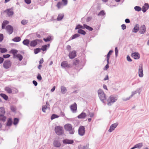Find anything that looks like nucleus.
I'll return each instance as SVG.
<instances>
[{
  "label": "nucleus",
  "mask_w": 149,
  "mask_h": 149,
  "mask_svg": "<svg viewBox=\"0 0 149 149\" xmlns=\"http://www.w3.org/2000/svg\"><path fill=\"white\" fill-rule=\"evenodd\" d=\"M7 49L5 48L0 47V52L1 53H4L7 52Z\"/></svg>",
  "instance_id": "35"
},
{
  "label": "nucleus",
  "mask_w": 149,
  "mask_h": 149,
  "mask_svg": "<svg viewBox=\"0 0 149 149\" xmlns=\"http://www.w3.org/2000/svg\"><path fill=\"white\" fill-rule=\"evenodd\" d=\"M51 40L52 39L50 36H49L46 38H44L43 39V40L45 42H48L49 41Z\"/></svg>",
  "instance_id": "46"
},
{
  "label": "nucleus",
  "mask_w": 149,
  "mask_h": 149,
  "mask_svg": "<svg viewBox=\"0 0 149 149\" xmlns=\"http://www.w3.org/2000/svg\"><path fill=\"white\" fill-rule=\"evenodd\" d=\"M9 23V22L7 20H4L1 24V29H5L6 27V26L8 25V24Z\"/></svg>",
  "instance_id": "14"
},
{
  "label": "nucleus",
  "mask_w": 149,
  "mask_h": 149,
  "mask_svg": "<svg viewBox=\"0 0 149 149\" xmlns=\"http://www.w3.org/2000/svg\"><path fill=\"white\" fill-rule=\"evenodd\" d=\"M0 112L2 113L1 114H4L5 113V111L3 107H0Z\"/></svg>",
  "instance_id": "44"
},
{
  "label": "nucleus",
  "mask_w": 149,
  "mask_h": 149,
  "mask_svg": "<svg viewBox=\"0 0 149 149\" xmlns=\"http://www.w3.org/2000/svg\"><path fill=\"white\" fill-rule=\"evenodd\" d=\"M13 123V120L11 118H8L6 123V125L7 126H10Z\"/></svg>",
  "instance_id": "24"
},
{
  "label": "nucleus",
  "mask_w": 149,
  "mask_h": 149,
  "mask_svg": "<svg viewBox=\"0 0 149 149\" xmlns=\"http://www.w3.org/2000/svg\"><path fill=\"white\" fill-rule=\"evenodd\" d=\"M139 29H140V27H139V24H136L135 25V26L132 30V31L133 32H134L135 33H136L138 31H139Z\"/></svg>",
  "instance_id": "19"
},
{
  "label": "nucleus",
  "mask_w": 149,
  "mask_h": 149,
  "mask_svg": "<svg viewBox=\"0 0 149 149\" xmlns=\"http://www.w3.org/2000/svg\"><path fill=\"white\" fill-rule=\"evenodd\" d=\"M4 114H0V120L4 122L6 121V117L4 115Z\"/></svg>",
  "instance_id": "32"
},
{
  "label": "nucleus",
  "mask_w": 149,
  "mask_h": 149,
  "mask_svg": "<svg viewBox=\"0 0 149 149\" xmlns=\"http://www.w3.org/2000/svg\"><path fill=\"white\" fill-rule=\"evenodd\" d=\"M28 22V21L25 19L22 20L21 22V23L23 25H25Z\"/></svg>",
  "instance_id": "50"
},
{
  "label": "nucleus",
  "mask_w": 149,
  "mask_h": 149,
  "mask_svg": "<svg viewBox=\"0 0 149 149\" xmlns=\"http://www.w3.org/2000/svg\"><path fill=\"white\" fill-rule=\"evenodd\" d=\"M105 14L104 11V10H102L100 11L99 13L98 14V16H103Z\"/></svg>",
  "instance_id": "47"
},
{
  "label": "nucleus",
  "mask_w": 149,
  "mask_h": 149,
  "mask_svg": "<svg viewBox=\"0 0 149 149\" xmlns=\"http://www.w3.org/2000/svg\"><path fill=\"white\" fill-rule=\"evenodd\" d=\"M19 121V119L18 118H15L14 119L13 124L14 125H15L18 123Z\"/></svg>",
  "instance_id": "40"
},
{
  "label": "nucleus",
  "mask_w": 149,
  "mask_h": 149,
  "mask_svg": "<svg viewBox=\"0 0 149 149\" xmlns=\"http://www.w3.org/2000/svg\"><path fill=\"white\" fill-rule=\"evenodd\" d=\"M117 100L118 97L116 96L111 95L109 97L107 100V104L109 106H111Z\"/></svg>",
  "instance_id": "1"
},
{
  "label": "nucleus",
  "mask_w": 149,
  "mask_h": 149,
  "mask_svg": "<svg viewBox=\"0 0 149 149\" xmlns=\"http://www.w3.org/2000/svg\"><path fill=\"white\" fill-rule=\"evenodd\" d=\"M54 130L56 133L58 135H61L64 133L63 127L60 126H56Z\"/></svg>",
  "instance_id": "4"
},
{
  "label": "nucleus",
  "mask_w": 149,
  "mask_h": 149,
  "mask_svg": "<svg viewBox=\"0 0 149 149\" xmlns=\"http://www.w3.org/2000/svg\"><path fill=\"white\" fill-rule=\"evenodd\" d=\"M11 52L12 54H13V56H16V55H15V54L17 53V51L16 49H12L11 50Z\"/></svg>",
  "instance_id": "48"
},
{
  "label": "nucleus",
  "mask_w": 149,
  "mask_h": 149,
  "mask_svg": "<svg viewBox=\"0 0 149 149\" xmlns=\"http://www.w3.org/2000/svg\"><path fill=\"white\" fill-rule=\"evenodd\" d=\"M21 40V38L20 37L17 36L15 37L12 39V40L15 42H18L20 41Z\"/></svg>",
  "instance_id": "29"
},
{
  "label": "nucleus",
  "mask_w": 149,
  "mask_h": 149,
  "mask_svg": "<svg viewBox=\"0 0 149 149\" xmlns=\"http://www.w3.org/2000/svg\"><path fill=\"white\" fill-rule=\"evenodd\" d=\"M12 10L11 8H8L4 11V12L6 13L8 17H10L13 15L14 13L13 11L11 10Z\"/></svg>",
  "instance_id": "10"
},
{
  "label": "nucleus",
  "mask_w": 149,
  "mask_h": 149,
  "mask_svg": "<svg viewBox=\"0 0 149 149\" xmlns=\"http://www.w3.org/2000/svg\"><path fill=\"white\" fill-rule=\"evenodd\" d=\"M113 52V51L112 50H110L108 54H107V55L109 56H110V55L112 54V52Z\"/></svg>",
  "instance_id": "60"
},
{
  "label": "nucleus",
  "mask_w": 149,
  "mask_h": 149,
  "mask_svg": "<svg viewBox=\"0 0 149 149\" xmlns=\"http://www.w3.org/2000/svg\"><path fill=\"white\" fill-rule=\"evenodd\" d=\"M22 43L24 45L27 46L29 47V45H30V40L29 39H24Z\"/></svg>",
  "instance_id": "23"
},
{
  "label": "nucleus",
  "mask_w": 149,
  "mask_h": 149,
  "mask_svg": "<svg viewBox=\"0 0 149 149\" xmlns=\"http://www.w3.org/2000/svg\"><path fill=\"white\" fill-rule=\"evenodd\" d=\"M4 38L3 35V34L0 33V42H1Z\"/></svg>",
  "instance_id": "53"
},
{
  "label": "nucleus",
  "mask_w": 149,
  "mask_h": 149,
  "mask_svg": "<svg viewBox=\"0 0 149 149\" xmlns=\"http://www.w3.org/2000/svg\"><path fill=\"white\" fill-rule=\"evenodd\" d=\"M118 125V123H116L112 124L110 126V128L108 131L109 132H111L114 130L117 127Z\"/></svg>",
  "instance_id": "15"
},
{
  "label": "nucleus",
  "mask_w": 149,
  "mask_h": 149,
  "mask_svg": "<svg viewBox=\"0 0 149 149\" xmlns=\"http://www.w3.org/2000/svg\"><path fill=\"white\" fill-rule=\"evenodd\" d=\"M54 146L56 147L59 148L61 146V144L58 141L54 140L53 142Z\"/></svg>",
  "instance_id": "22"
},
{
  "label": "nucleus",
  "mask_w": 149,
  "mask_h": 149,
  "mask_svg": "<svg viewBox=\"0 0 149 149\" xmlns=\"http://www.w3.org/2000/svg\"><path fill=\"white\" fill-rule=\"evenodd\" d=\"M84 29H86L90 31H92L93 30V28L85 24H84Z\"/></svg>",
  "instance_id": "25"
},
{
  "label": "nucleus",
  "mask_w": 149,
  "mask_h": 149,
  "mask_svg": "<svg viewBox=\"0 0 149 149\" xmlns=\"http://www.w3.org/2000/svg\"><path fill=\"white\" fill-rule=\"evenodd\" d=\"M115 56H116V57H117L118 55V48L117 47H116L115 48Z\"/></svg>",
  "instance_id": "55"
},
{
  "label": "nucleus",
  "mask_w": 149,
  "mask_h": 149,
  "mask_svg": "<svg viewBox=\"0 0 149 149\" xmlns=\"http://www.w3.org/2000/svg\"><path fill=\"white\" fill-rule=\"evenodd\" d=\"M134 9L136 11L138 12L140 11L141 10V8L140 7L137 6H135L134 7Z\"/></svg>",
  "instance_id": "42"
},
{
  "label": "nucleus",
  "mask_w": 149,
  "mask_h": 149,
  "mask_svg": "<svg viewBox=\"0 0 149 149\" xmlns=\"http://www.w3.org/2000/svg\"><path fill=\"white\" fill-rule=\"evenodd\" d=\"M143 146V144L142 143H139L134 145L135 148H137L138 149H140Z\"/></svg>",
  "instance_id": "27"
},
{
  "label": "nucleus",
  "mask_w": 149,
  "mask_h": 149,
  "mask_svg": "<svg viewBox=\"0 0 149 149\" xmlns=\"http://www.w3.org/2000/svg\"><path fill=\"white\" fill-rule=\"evenodd\" d=\"M131 56L135 59H138L140 57V55L138 52H135L131 54Z\"/></svg>",
  "instance_id": "12"
},
{
  "label": "nucleus",
  "mask_w": 149,
  "mask_h": 149,
  "mask_svg": "<svg viewBox=\"0 0 149 149\" xmlns=\"http://www.w3.org/2000/svg\"><path fill=\"white\" fill-rule=\"evenodd\" d=\"M62 2L63 3V5L64 6L66 5L68 3L67 0H62Z\"/></svg>",
  "instance_id": "57"
},
{
  "label": "nucleus",
  "mask_w": 149,
  "mask_h": 149,
  "mask_svg": "<svg viewBox=\"0 0 149 149\" xmlns=\"http://www.w3.org/2000/svg\"><path fill=\"white\" fill-rule=\"evenodd\" d=\"M92 18L91 17H88L86 20V21L87 22H89L90 21L91 19H92Z\"/></svg>",
  "instance_id": "61"
},
{
  "label": "nucleus",
  "mask_w": 149,
  "mask_h": 149,
  "mask_svg": "<svg viewBox=\"0 0 149 149\" xmlns=\"http://www.w3.org/2000/svg\"><path fill=\"white\" fill-rule=\"evenodd\" d=\"M63 14H59L57 18V20L58 21H61L63 18Z\"/></svg>",
  "instance_id": "36"
},
{
  "label": "nucleus",
  "mask_w": 149,
  "mask_h": 149,
  "mask_svg": "<svg viewBox=\"0 0 149 149\" xmlns=\"http://www.w3.org/2000/svg\"><path fill=\"white\" fill-rule=\"evenodd\" d=\"M86 116V113L82 112L80 114L77 116V117L79 119H84Z\"/></svg>",
  "instance_id": "20"
},
{
  "label": "nucleus",
  "mask_w": 149,
  "mask_h": 149,
  "mask_svg": "<svg viewBox=\"0 0 149 149\" xmlns=\"http://www.w3.org/2000/svg\"><path fill=\"white\" fill-rule=\"evenodd\" d=\"M37 78L38 80L40 81L42 79V77L40 73H38L37 76Z\"/></svg>",
  "instance_id": "51"
},
{
  "label": "nucleus",
  "mask_w": 149,
  "mask_h": 149,
  "mask_svg": "<svg viewBox=\"0 0 149 149\" xmlns=\"http://www.w3.org/2000/svg\"><path fill=\"white\" fill-rule=\"evenodd\" d=\"M66 48L69 51H70L71 49V47L70 45H68L67 46Z\"/></svg>",
  "instance_id": "64"
},
{
  "label": "nucleus",
  "mask_w": 149,
  "mask_h": 149,
  "mask_svg": "<svg viewBox=\"0 0 149 149\" xmlns=\"http://www.w3.org/2000/svg\"><path fill=\"white\" fill-rule=\"evenodd\" d=\"M47 109V106L46 105H43L42 107V110L43 112L45 113V110Z\"/></svg>",
  "instance_id": "49"
},
{
  "label": "nucleus",
  "mask_w": 149,
  "mask_h": 149,
  "mask_svg": "<svg viewBox=\"0 0 149 149\" xmlns=\"http://www.w3.org/2000/svg\"><path fill=\"white\" fill-rule=\"evenodd\" d=\"M149 8V5L147 3H145L144 6H142V10L143 13H145Z\"/></svg>",
  "instance_id": "16"
},
{
  "label": "nucleus",
  "mask_w": 149,
  "mask_h": 149,
  "mask_svg": "<svg viewBox=\"0 0 149 149\" xmlns=\"http://www.w3.org/2000/svg\"><path fill=\"white\" fill-rule=\"evenodd\" d=\"M80 36V35L78 33H76L73 35L70 38L69 40H72L74 39L77 37H79Z\"/></svg>",
  "instance_id": "28"
},
{
  "label": "nucleus",
  "mask_w": 149,
  "mask_h": 149,
  "mask_svg": "<svg viewBox=\"0 0 149 149\" xmlns=\"http://www.w3.org/2000/svg\"><path fill=\"white\" fill-rule=\"evenodd\" d=\"M79 63V60L77 58H76L73 60V65H78Z\"/></svg>",
  "instance_id": "31"
},
{
  "label": "nucleus",
  "mask_w": 149,
  "mask_h": 149,
  "mask_svg": "<svg viewBox=\"0 0 149 149\" xmlns=\"http://www.w3.org/2000/svg\"><path fill=\"white\" fill-rule=\"evenodd\" d=\"M146 26L144 24L141 25L139 30V33L140 34H143L146 31Z\"/></svg>",
  "instance_id": "9"
},
{
  "label": "nucleus",
  "mask_w": 149,
  "mask_h": 149,
  "mask_svg": "<svg viewBox=\"0 0 149 149\" xmlns=\"http://www.w3.org/2000/svg\"><path fill=\"white\" fill-rule=\"evenodd\" d=\"M62 5V3L61 2H59L57 3L56 6L57 7L58 9H59L61 8V6Z\"/></svg>",
  "instance_id": "54"
},
{
  "label": "nucleus",
  "mask_w": 149,
  "mask_h": 149,
  "mask_svg": "<svg viewBox=\"0 0 149 149\" xmlns=\"http://www.w3.org/2000/svg\"><path fill=\"white\" fill-rule=\"evenodd\" d=\"M16 57L18 58V59L20 61H21L23 59V56L20 54H18L16 56Z\"/></svg>",
  "instance_id": "39"
},
{
  "label": "nucleus",
  "mask_w": 149,
  "mask_h": 149,
  "mask_svg": "<svg viewBox=\"0 0 149 149\" xmlns=\"http://www.w3.org/2000/svg\"><path fill=\"white\" fill-rule=\"evenodd\" d=\"M5 90L8 93H12L11 89L9 87H6L5 88Z\"/></svg>",
  "instance_id": "38"
},
{
  "label": "nucleus",
  "mask_w": 149,
  "mask_h": 149,
  "mask_svg": "<svg viewBox=\"0 0 149 149\" xmlns=\"http://www.w3.org/2000/svg\"><path fill=\"white\" fill-rule=\"evenodd\" d=\"M10 56V55L9 54H4L3 55L2 58H3V59L4 58H9Z\"/></svg>",
  "instance_id": "52"
},
{
  "label": "nucleus",
  "mask_w": 149,
  "mask_h": 149,
  "mask_svg": "<svg viewBox=\"0 0 149 149\" xmlns=\"http://www.w3.org/2000/svg\"><path fill=\"white\" fill-rule=\"evenodd\" d=\"M68 56L70 59H72L76 56V52L74 51H72L70 52Z\"/></svg>",
  "instance_id": "11"
},
{
  "label": "nucleus",
  "mask_w": 149,
  "mask_h": 149,
  "mask_svg": "<svg viewBox=\"0 0 149 149\" xmlns=\"http://www.w3.org/2000/svg\"><path fill=\"white\" fill-rule=\"evenodd\" d=\"M10 109L12 112L15 113L17 109L15 106L14 105H11L10 107Z\"/></svg>",
  "instance_id": "37"
},
{
  "label": "nucleus",
  "mask_w": 149,
  "mask_h": 149,
  "mask_svg": "<svg viewBox=\"0 0 149 149\" xmlns=\"http://www.w3.org/2000/svg\"><path fill=\"white\" fill-rule=\"evenodd\" d=\"M77 32L80 34L84 35H85L86 33V31L82 29H79L78 30Z\"/></svg>",
  "instance_id": "34"
},
{
  "label": "nucleus",
  "mask_w": 149,
  "mask_h": 149,
  "mask_svg": "<svg viewBox=\"0 0 149 149\" xmlns=\"http://www.w3.org/2000/svg\"><path fill=\"white\" fill-rule=\"evenodd\" d=\"M64 127L65 130L69 132V133L71 134H73L74 132V128H72V126L70 124H67L65 125Z\"/></svg>",
  "instance_id": "3"
},
{
  "label": "nucleus",
  "mask_w": 149,
  "mask_h": 149,
  "mask_svg": "<svg viewBox=\"0 0 149 149\" xmlns=\"http://www.w3.org/2000/svg\"><path fill=\"white\" fill-rule=\"evenodd\" d=\"M47 45H42L41 48H40L41 50H42L43 51H46L47 49Z\"/></svg>",
  "instance_id": "45"
},
{
  "label": "nucleus",
  "mask_w": 149,
  "mask_h": 149,
  "mask_svg": "<svg viewBox=\"0 0 149 149\" xmlns=\"http://www.w3.org/2000/svg\"><path fill=\"white\" fill-rule=\"evenodd\" d=\"M38 44L36 40H32L31 41L30 43V45L32 47H35Z\"/></svg>",
  "instance_id": "21"
},
{
  "label": "nucleus",
  "mask_w": 149,
  "mask_h": 149,
  "mask_svg": "<svg viewBox=\"0 0 149 149\" xmlns=\"http://www.w3.org/2000/svg\"><path fill=\"white\" fill-rule=\"evenodd\" d=\"M127 61L129 62H131L132 61L129 55L127 56Z\"/></svg>",
  "instance_id": "58"
},
{
  "label": "nucleus",
  "mask_w": 149,
  "mask_h": 149,
  "mask_svg": "<svg viewBox=\"0 0 149 149\" xmlns=\"http://www.w3.org/2000/svg\"><path fill=\"white\" fill-rule=\"evenodd\" d=\"M0 96L2 97L5 100L7 101L8 100V96L6 94L1 93L0 94Z\"/></svg>",
  "instance_id": "26"
},
{
  "label": "nucleus",
  "mask_w": 149,
  "mask_h": 149,
  "mask_svg": "<svg viewBox=\"0 0 149 149\" xmlns=\"http://www.w3.org/2000/svg\"><path fill=\"white\" fill-rule=\"evenodd\" d=\"M121 27L123 30H124L126 29V26L125 24H123L121 25Z\"/></svg>",
  "instance_id": "56"
},
{
  "label": "nucleus",
  "mask_w": 149,
  "mask_h": 149,
  "mask_svg": "<svg viewBox=\"0 0 149 149\" xmlns=\"http://www.w3.org/2000/svg\"><path fill=\"white\" fill-rule=\"evenodd\" d=\"M61 89V93L63 94L65 93L67 91V89L66 87L63 86H62Z\"/></svg>",
  "instance_id": "33"
},
{
  "label": "nucleus",
  "mask_w": 149,
  "mask_h": 149,
  "mask_svg": "<svg viewBox=\"0 0 149 149\" xmlns=\"http://www.w3.org/2000/svg\"><path fill=\"white\" fill-rule=\"evenodd\" d=\"M63 143L65 144H72L74 143V141L73 140L69 139H63Z\"/></svg>",
  "instance_id": "13"
},
{
  "label": "nucleus",
  "mask_w": 149,
  "mask_h": 149,
  "mask_svg": "<svg viewBox=\"0 0 149 149\" xmlns=\"http://www.w3.org/2000/svg\"><path fill=\"white\" fill-rule=\"evenodd\" d=\"M70 64H68L67 61H63L61 64V66L63 68H69Z\"/></svg>",
  "instance_id": "18"
},
{
  "label": "nucleus",
  "mask_w": 149,
  "mask_h": 149,
  "mask_svg": "<svg viewBox=\"0 0 149 149\" xmlns=\"http://www.w3.org/2000/svg\"><path fill=\"white\" fill-rule=\"evenodd\" d=\"M85 130L84 127L81 125L78 130V134L80 136H84L85 134Z\"/></svg>",
  "instance_id": "5"
},
{
  "label": "nucleus",
  "mask_w": 149,
  "mask_h": 149,
  "mask_svg": "<svg viewBox=\"0 0 149 149\" xmlns=\"http://www.w3.org/2000/svg\"><path fill=\"white\" fill-rule=\"evenodd\" d=\"M82 29H84V24H83V26L80 24H78L77 25L75 28V30Z\"/></svg>",
  "instance_id": "30"
},
{
  "label": "nucleus",
  "mask_w": 149,
  "mask_h": 149,
  "mask_svg": "<svg viewBox=\"0 0 149 149\" xmlns=\"http://www.w3.org/2000/svg\"><path fill=\"white\" fill-rule=\"evenodd\" d=\"M4 59L2 57H0V64L2 63Z\"/></svg>",
  "instance_id": "62"
},
{
  "label": "nucleus",
  "mask_w": 149,
  "mask_h": 149,
  "mask_svg": "<svg viewBox=\"0 0 149 149\" xmlns=\"http://www.w3.org/2000/svg\"><path fill=\"white\" fill-rule=\"evenodd\" d=\"M98 96L101 101L104 103V100H106V95L102 90L99 89L97 91Z\"/></svg>",
  "instance_id": "2"
},
{
  "label": "nucleus",
  "mask_w": 149,
  "mask_h": 149,
  "mask_svg": "<svg viewBox=\"0 0 149 149\" xmlns=\"http://www.w3.org/2000/svg\"><path fill=\"white\" fill-rule=\"evenodd\" d=\"M25 3L27 4H30L31 2V0H24Z\"/></svg>",
  "instance_id": "59"
},
{
  "label": "nucleus",
  "mask_w": 149,
  "mask_h": 149,
  "mask_svg": "<svg viewBox=\"0 0 149 149\" xmlns=\"http://www.w3.org/2000/svg\"><path fill=\"white\" fill-rule=\"evenodd\" d=\"M139 75L140 77H141L143 76V70L142 65H140L139 68Z\"/></svg>",
  "instance_id": "17"
},
{
  "label": "nucleus",
  "mask_w": 149,
  "mask_h": 149,
  "mask_svg": "<svg viewBox=\"0 0 149 149\" xmlns=\"http://www.w3.org/2000/svg\"><path fill=\"white\" fill-rule=\"evenodd\" d=\"M40 49L39 48L35 49L34 50V53L35 54H38L39 52H40Z\"/></svg>",
  "instance_id": "43"
},
{
  "label": "nucleus",
  "mask_w": 149,
  "mask_h": 149,
  "mask_svg": "<svg viewBox=\"0 0 149 149\" xmlns=\"http://www.w3.org/2000/svg\"><path fill=\"white\" fill-rule=\"evenodd\" d=\"M70 108L72 112L73 113H76L77 112V105L75 102L71 105L70 106Z\"/></svg>",
  "instance_id": "8"
},
{
  "label": "nucleus",
  "mask_w": 149,
  "mask_h": 149,
  "mask_svg": "<svg viewBox=\"0 0 149 149\" xmlns=\"http://www.w3.org/2000/svg\"><path fill=\"white\" fill-rule=\"evenodd\" d=\"M5 29L6 30L8 33L9 35L12 34L13 32V26L10 25H7Z\"/></svg>",
  "instance_id": "7"
},
{
  "label": "nucleus",
  "mask_w": 149,
  "mask_h": 149,
  "mask_svg": "<svg viewBox=\"0 0 149 149\" xmlns=\"http://www.w3.org/2000/svg\"><path fill=\"white\" fill-rule=\"evenodd\" d=\"M59 116L56 114H52L51 117V119L52 120L55 118H58Z\"/></svg>",
  "instance_id": "41"
},
{
  "label": "nucleus",
  "mask_w": 149,
  "mask_h": 149,
  "mask_svg": "<svg viewBox=\"0 0 149 149\" xmlns=\"http://www.w3.org/2000/svg\"><path fill=\"white\" fill-rule=\"evenodd\" d=\"M11 62L9 59L5 61L3 64L4 68L6 69L9 68L11 67Z\"/></svg>",
  "instance_id": "6"
},
{
  "label": "nucleus",
  "mask_w": 149,
  "mask_h": 149,
  "mask_svg": "<svg viewBox=\"0 0 149 149\" xmlns=\"http://www.w3.org/2000/svg\"><path fill=\"white\" fill-rule=\"evenodd\" d=\"M89 144H87L86 146H84L83 147V149H88Z\"/></svg>",
  "instance_id": "63"
}]
</instances>
